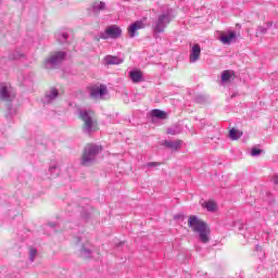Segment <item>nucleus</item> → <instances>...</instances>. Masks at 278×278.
<instances>
[{
  "mask_svg": "<svg viewBox=\"0 0 278 278\" xmlns=\"http://www.w3.org/2000/svg\"><path fill=\"white\" fill-rule=\"evenodd\" d=\"M138 29H144V23L142 21H137L128 27V34L130 38H136L138 35Z\"/></svg>",
  "mask_w": 278,
  "mask_h": 278,
  "instance_id": "nucleus-9",
  "label": "nucleus"
},
{
  "mask_svg": "<svg viewBox=\"0 0 278 278\" xmlns=\"http://www.w3.org/2000/svg\"><path fill=\"white\" fill-rule=\"evenodd\" d=\"M148 168H153V167H155V166H160V163H157V162H149V163H147V165H146Z\"/></svg>",
  "mask_w": 278,
  "mask_h": 278,
  "instance_id": "nucleus-23",
  "label": "nucleus"
},
{
  "mask_svg": "<svg viewBox=\"0 0 278 278\" xmlns=\"http://www.w3.org/2000/svg\"><path fill=\"white\" fill-rule=\"evenodd\" d=\"M273 181L276 186H278V176L277 175L273 177Z\"/></svg>",
  "mask_w": 278,
  "mask_h": 278,
  "instance_id": "nucleus-25",
  "label": "nucleus"
},
{
  "mask_svg": "<svg viewBox=\"0 0 278 278\" xmlns=\"http://www.w3.org/2000/svg\"><path fill=\"white\" fill-rule=\"evenodd\" d=\"M103 151V148L99 144L88 143L81 155V166H92L97 156Z\"/></svg>",
  "mask_w": 278,
  "mask_h": 278,
  "instance_id": "nucleus-2",
  "label": "nucleus"
},
{
  "mask_svg": "<svg viewBox=\"0 0 278 278\" xmlns=\"http://www.w3.org/2000/svg\"><path fill=\"white\" fill-rule=\"evenodd\" d=\"M233 72L226 70L222 73V84H228L230 81Z\"/></svg>",
  "mask_w": 278,
  "mask_h": 278,
  "instance_id": "nucleus-15",
  "label": "nucleus"
},
{
  "mask_svg": "<svg viewBox=\"0 0 278 278\" xmlns=\"http://www.w3.org/2000/svg\"><path fill=\"white\" fill-rule=\"evenodd\" d=\"M175 218H179V216H175Z\"/></svg>",
  "mask_w": 278,
  "mask_h": 278,
  "instance_id": "nucleus-26",
  "label": "nucleus"
},
{
  "mask_svg": "<svg viewBox=\"0 0 278 278\" xmlns=\"http://www.w3.org/2000/svg\"><path fill=\"white\" fill-rule=\"evenodd\" d=\"M58 94H59L58 89L51 88L50 93H47V97L48 99H56Z\"/></svg>",
  "mask_w": 278,
  "mask_h": 278,
  "instance_id": "nucleus-20",
  "label": "nucleus"
},
{
  "mask_svg": "<svg viewBox=\"0 0 278 278\" xmlns=\"http://www.w3.org/2000/svg\"><path fill=\"white\" fill-rule=\"evenodd\" d=\"M123 36V29L118 25H111L105 29V38H112L116 40Z\"/></svg>",
  "mask_w": 278,
  "mask_h": 278,
  "instance_id": "nucleus-5",
  "label": "nucleus"
},
{
  "mask_svg": "<svg viewBox=\"0 0 278 278\" xmlns=\"http://www.w3.org/2000/svg\"><path fill=\"white\" fill-rule=\"evenodd\" d=\"M182 142L184 141L181 140H176V141L166 140L163 142V147H166L167 149H172V151H179V149H181Z\"/></svg>",
  "mask_w": 278,
  "mask_h": 278,
  "instance_id": "nucleus-12",
  "label": "nucleus"
},
{
  "mask_svg": "<svg viewBox=\"0 0 278 278\" xmlns=\"http://www.w3.org/2000/svg\"><path fill=\"white\" fill-rule=\"evenodd\" d=\"M152 116H154L155 118H166V113L155 109L152 111Z\"/></svg>",
  "mask_w": 278,
  "mask_h": 278,
  "instance_id": "nucleus-19",
  "label": "nucleus"
},
{
  "mask_svg": "<svg viewBox=\"0 0 278 278\" xmlns=\"http://www.w3.org/2000/svg\"><path fill=\"white\" fill-rule=\"evenodd\" d=\"M199 58H201V46L199 43H194L191 48V53L189 55V61L194 64L198 62Z\"/></svg>",
  "mask_w": 278,
  "mask_h": 278,
  "instance_id": "nucleus-10",
  "label": "nucleus"
},
{
  "mask_svg": "<svg viewBox=\"0 0 278 278\" xmlns=\"http://www.w3.org/2000/svg\"><path fill=\"white\" fill-rule=\"evenodd\" d=\"M90 97L93 101H99V99H103V94L105 92V87L103 85L92 86L89 88Z\"/></svg>",
  "mask_w": 278,
  "mask_h": 278,
  "instance_id": "nucleus-7",
  "label": "nucleus"
},
{
  "mask_svg": "<svg viewBox=\"0 0 278 278\" xmlns=\"http://www.w3.org/2000/svg\"><path fill=\"white\" fill-rule=\"evenodd\" d=\"M219 40L223 42V45H231V42H236L238 40V35L235 30L220 33Z\"/></svg>",
  "mask_w": 278,
  "mask_h": 278,
  "instance_id": "nucleus-6",
  "label": "nucleus"
},
{
  "mask_svg": "<svg viewBox=\"0 0 278 278\" xmlns=\"http://www.w3.org/2000/svg\"><path fill=\"white\" fill-rule=\"evenodd\" d=\"M105 64H123V59L114 55H106Z\"/></svg>",
  "mask_w": 278,
  "mask_h": 278,
  "instance_id": "nucleus-14",
  "label": "nucleus"
},
{
  "mask_svg": "<svg viewBox=\"0 0 278 278\" xmlns=\"http://www.w3.org/2000/svg\"><path fill=\"white\" fill-rule=\"evenodd\" d=\"M129 77L132 84H140V81H144V74L138 70L131 71L129 73Z\"/></svg>",
  "mask_w": 278,
  "mask_h": 278,
  "instance_id": "nucleus-11",
  "label": "nucleus"
},
{
  "mask_svg": "<svg viewBox=\"0 0 278 278\" xmlns=\"http://www.w3.org/2000/svg\"><path fill=\"white\" fill-rule=\"evenodd\" d=\"M64 58H66L64 52H52L46 60V64H60V62H64Z\"/></svg>",
  "mask_w": 278,
  "mask_h": 278,
  "instance_id": "nucleus-8",
  "label": "nucleus"
},
{
  "mask_svg": "<svg viewBox=\"0 0 278 278\" xmlns=\"http://www.w3.org/2000/svg\"><path fill=\"white\" fill-rule=\"evenodd\" d=\"M123 244V242L119 243V245Z\"/></svg>",
  "mask_w": 278,
  "mask_h": 278,
  "instance_id": "nucleus-27",
  "label": "nucleus"
},
{
  "mask_svg": "<svg viewBox=\"0 0 278 278\" xmlns=\"http://www.w3.org/2000/svg\"><path fill=\"white\" fill-rule=\"evenodd\" d=\"M173 17H170V11L167 10L166 12L160 14L156 21L153 24V31L155 34H164V29L170 25Z\"/></svg>",
  "mask_w": 278,
  "mask_h": 278,
  "instance_id": "nucleus-4",
  "label": "nucleus"
},
{
  "mask_svg": "<svg viewBox=\"0 0 278 278\" xmlns=\"http://www.w3.org/2000/svg\"><path fill=\"white\" fill-rule=\"evenodd\" d=\"M188 227H190L194 233H198V238L202 244H207L210 242L212 230L210 229V226L197 215L189 216Z\"/></svg>",
  "mask_w": 278,
  "mask_h": 278,
  "instance_id": "nucleus-1",
  "label": "nucleus"
},
{
  "mask_svg": "<svg viewBox=\"0 0 278 278\" xmlns=\"http://www.w3.org/2000/svg\"><path fill=\"white\" fill-rule=\"evenodd\" d=\"M258 31H260V34H266V28L263 26H260Z\"/></svg>",
  "mask_w": 278,
  "mask_h": 278,
  "instance_id": "nucleus-24",
  "label": "nucleus"
},
{
  "mask_svg": "<svg viewBox=\"0 0 278 278\" xmlns=\"http://www.w3.org/2000/svg\"><path fill=\"white\" fill-rule=\"evenodd\" d=\"M251 155H252V157H257V156L262 155V150L252 148Z\"/></svg>",
  "mask_w": 278,
  "mask_h": 278,
  "instance_id": "nucleus-21",
  "label": "nucleus"
},
{
  "mask_svg": "<svg viewBox=\"0 0 278 278\" xmlns=\"http://www.w3.org/2000/svg\"><path fill=\"white\" fill-rule=\"evenodd\" d=\"M229 137L231 138V140H240V138H242V132L232 128L229 131Z\"/></svg>",
  "mask_w": 278,
  "mask_h": 278,
  "instance_id": "nucleus-18",
  "label": "nucleus"
},
{
  "mask_svg": "<svg viewBox=\"0 0 278 278\" xmlns=\"http://www.w3.org/2000/svg\"><path fill=\"white\" fill-rule=\"evenodd\" d=\"M12 89L5 85H0V99L5 100L10 99V92Z\"/></svg>",
  "mask_w": 278,
  "mask_h": 278,
  "instance_id": "nucleus-13",
  "label": "nucleus"
},
{
  "mask_svg": "<svg viewBox=\"0 0 278 278\" xmlns=\"http://www.w3.org/2000/svg\"><path fill=\"white\" fill-rule=\"evenodd\" d=\"M80 118L83 121V129L85 131H99V122L94 117V112L85 111L80 113Z\"/></svg>",
  "mask_w": 278,
  "mask_h": 278,
  "instance_id": "nucleus-3",
  "label": "nucleus"
},
{
  "mask_svg": "<svg viewBox=\"0 0 278 278\" xmlns=\"http://www.w3.org/2000/svg\"><path fill=\"white\" fill-rule=\"evenodd\" d=\"M36 255H38V250L30 248V260H31V262H34V257H36Z\"/></svg>",
  "mask_w": 278,
  "mask_h": 278,
  "instance_id": "nucleus-22",
  "label": "nucleus"
},
{
  "mask_svg": "<svg viewBox=\"0 0 278 278\" xmlns=\"http://www.w3.org/2000/svg\"><path fill=\"white\" fill-rule=\"evenodd\" d=\"M202 207L207 210V212H216V202L214 201H206L202 204Z\"/></svg>",
  "mask_w": 278,
  "mask_h": 278,
  "instance_id": "nucleus-16",
  "label": "nucleus"
},
{
  "mask_svg": "<svg viewBox=\"0 0 278 278\" xmlns=\"http://www.w3.org/2000/svg\"><path fill=\"white\" fill-rule=\"evenodd\" d=\"M167 134H169L170 136H177V135L181 134V126L175 125V126L167 128Z\"/></svg>",
  "mask_w": 278,
  "mask_h": 278,
  "instance_id": "nucleus-17",
  "label": "nucleus"
}]
</instances>
